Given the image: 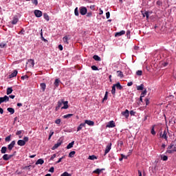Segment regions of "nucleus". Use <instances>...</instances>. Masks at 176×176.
Returning <instances> with one entry per match:
<instances>
[{
	"mask_svg": "<svg viewBox=\"0 0 176 176\" xmlns=\"http://www.w3.org/2000/svg\"><path fill=\"white\" fill-rule=\"evenodd\" d=\"M63 144V140L60 138L58 141L57 143L54 144V146L52 148V151H55V149H57L58 146H60Z\"/></svg>",
	"mask_w": 176,
	"mask_h": 176,
	"instance_id": "f257e3e1",
	"label": "nucleus"
},
{
	"mask_svg": "<svg viewBox=\"0 0 176 176\" xmlns=\"http://www.w3.org/2000/svg\"><path fill=\"white\" fill-rule=\"evenodd\" d=\"M79 10H80V14L82 16H85V14H87V8H86V7H83V6L80 7Z\"/></svg>",
	"mask_w": 176,
	"mask_h": 176,
	"instance_id": "f03ea898",
	"label": "nucleus"
},
{
	"mask_svg": "<svg viewBox=\"0 0 176 176\" xmlns=\"http://www.w3.org/2000/svg\"><path fill=\"white\" fill-rule=\"evenodd\" d=\"M115 122L113 120L109 121L107 124L106 125V127H108L109 129H112L113 127H116Z\"/></svg>",
	"mask_w": 176,
	"mask_h": 176,
	"instance_id": "7ed1b4c3",
	"label": "nucleus"
},
{
	"mask_svg": "<svg viewBox=\"0 0 176 176\" xmlns=\"http://www.w3.org/2000/svg\"><path fill=\"white\" fill-rule=\"evenodd\" d=\"M9 101V96H5L4 97L0 98V105L2 102H8Z\"/></svg>",
	"mask_w": 176,
	"mask_h": 176,
	"instance_id": "20e7f679",
	"label": "nucleus"
},
{
	"mask_svg": "<svg viewBox=\"0 0 176 176\" xmlns=\"http://www.w3.org/2000/svg\"><path fill=\"white\" fill-rule=\"evenodd\" d=\"M111 146H112V143H108L104 151V156L107 153H109V151H111Z\"/></svg>",
	"mask_w": 176,
	"mask_h": 176,
	"instance_id": "39448f33",
	"label": "nucleus"
},
{
	"mask_svg": "<svg viewBox=\"0 0 176 176\" xmlns=\"http://www.w3.org/2000/svg\"><path fill=\"white\" fill-rule=\"evenodd\" d=\"M63 102H64V99L58 100V104H57V107L55 109V111H58V109H60V107L63 106Z\"/></svg>",
	"mask_w": 176,
	"mask_h": 176,
	"instance_id": "423d86ee",
	"label": "nucleus"
},
{
	"mask_svg": "<svg viewBox=\"0 0 176 176\" xmlns=\"http://www.w3.org/2000/svg\"><path fill=\"white\" fill-rule=\"evenodd\" d=\"M160 138H163L164 140H166L167 141V131L164 130L163 132V134L160 135Z\"/></svg>",
	"mask_w": 176,
	"mask_h": 176,
	"instance_id": "0eeeda50",
	"label": "nucleus"
},
{
	"mask_svg": "<svg viewBox=\"0 0 176 176\" xmlns=\"http://www.w3.org/2000/svg\"><path fill=\"white\" fill-rule=\"evenodd\" d=\"M34 15L36 16V17H42V11L39 10H35Z\"/></svg>",
	"mask_w": 176,
	"mask_h": 176,
	"instance_id": "6e6552de",
	"label": "nucleus"
},
{
	"mask_svg": "<svg viewBox=\"0 0 176 176\" xmlns=\"http://www.w3.org/2000/svg\"><path fill=\"white\" fill-rule=\"evenodd\" d=\"M12 157H13V155H8V154H5L4 155H3V160H10V159H12Z\"/></svg>",
	"mask_w": 176,
	"mask_h": 176,
	"instance_id": "1a4fd4ad",
	"label": "nucleus"
},
{
	"mask_svg": "<svg viewBox=\"0 0 176 176\" xmlns=\"http://www.w3.org/2000/svg\"><path fill=\"white\" fill-rule=\"evenodd\" d=\"M14 145H16V141L13 140L8 146V148L10 151H12L13 149V148H14Z\"/></svg>",
	"mask_w": 176,
	"mask_h": 176,
	"instance_id": "9d476101",
	"label": "nucleus"
},
{
	"mask_svg": "<svg viewBox=\"0 0 176 176\" xmlns=\"http://www.w3.org/2000/svg\"><path fill=\"white\" fill-rule=\"evenodd\" d=\"M121 114L122 115V116H124V118L128 119L129 116V110L126 109L124 111H122Z\"/></svg>",
	"mask_w": 176,
	"mask_h": 176,
	"instance_id": "9b49d317",
	"label": "nucleus"
},
{
	"mask_svg": "<svg viewBox=\"0 0 176 176\" xmlns=\"http://www.w3.org/2000/svg\"><path fill=\"white\" fill-rule=\"evenodd\" d=\"M63 107H61V109H68L69 106H68V101H64L63 100Z\"/></svg>",
	"mask_w": 176,
	"mask_h": 176,
	"instance_id": "f8f14e48",
	"label": "nucleus"
},
{
	"mask_svg": "<svg viewBox=\"0 0 176 176\" xmlns=\"http://www.w3.org/2000/svg\"><path fill=\"white\" fill-rule=\"evenodd\" d=\"M84 123H85V124H88V126H94V121L85 120Z\"/></svg>",
	"mask_w": 176,
	"mask_h": 176,
	"instance_id": "ddd939ff",
	"label": "nucleus"
},
{
	"mask_svg": "<svg viewBox=\"0 0 176 176\" xmlns=\"http://www.w3.org/2000/svg\"><path fill=\"white\" fill-rule=\"evenodd\" d=\"M142 14L143 16V17H146V20H148L149 19V12L146 11L145 12H144V11H141Z\"/></svg>",
	"mask_w": 176,
	"mask_h": 176,
	"instance_id": "4468645a",
	"label": "nucleus"
},
{
	"mask_svg": "<svg viewBox=\"0 0 176 176\" xmlns=\"http://www.w3.org/2000/svg\"><path fill=\"white\" fill-rule=\"evenodd\" d=\"M40 87L43 92H45V90H46V83L42 82L40 84Z\"/></svg>",
	"mask_w": 176,
	"mask_h": 176,
	"instance_id": "2eb2a0df",
	"label": "nucleus"
},
{
	"mask_svg": "<svg viewBox=\"0 0 176 176\" xmlns=\"http://www.w3.org/2000/svg\"><path fill=\"white\" fill-rule=\"evenodd\" d=\"M126 34V31L122 30L120 32H116L115 36H122V35H124Z\"/></svg>",
	"mask_w": 176,
	"mask_h": 176,
	"instance_id": "dca6fc26",
	"label": "nucleus"
},
{
	"mask_svg": "<svg viewBox=\"0 0 176 176\" xmlns=\"http://www.w3.org/2000/svg\"><path fill=\"white\" fill-rule=\"evenodd\" d=\"M83 127H86V123H81L77 128V131H80Z\"/></svg>",
	"mask_w": 176,
	"mask_h": 176,
	"instance_id": "f3484780",
	"label": "nucleus"
},
{
	"mask_svg": "<svg viewBox=\"0 0 176 176\" xmlns=\"http://www.w3.org/2000/svg\"><path fill=\"white\" fill-rule=\"evenodd\" d=\"M114 85L116 89H118V90H122L123 89V87L120 85V82H119Z\"/></svg>",
	"mask_w": 176,
	"mask_h": 176,
	"instance_id": "a211bd4d",
	"label": "nucleus"
},
{
	"mask_svg": "<svg viewBox=\"0 0 176 176\" xmlns=\"http://www.w3.org/2000/svg\"><path fill=\"white\" fill-rule=\"evenodd\" d=\"M17 144H18L19 146H24V145H25V142H24L23 140H18V142H17Z\"/></svg>",
	"mask_w": 176,
	"mask_h": 176,
	"instance_id": "6ab92c4d",
	"label": "nucleus"
},
{
	"mask_svg": "<svg viewBox=\"0 0 176 176\" xmlns=\"http://www.w3.org/2000/svg\"><path fill=\"white\" fill-rule=\"evenodd\" d=\"M17 23H19V18L14 16L13 18V20L11 21V23L13 24V25H16V24H17Z\"/></svg>",
	"mask_w": 176,
	"mask_h": 176,
	"instance_id": "aec40b11",
	"label": "nucleus"
},
{
	"mask_svg": "<svg viewBox=\"0 0 176 176\" xmlns=\"http://www.w3.org/2000/svg\"><path fill=\"white\" fill-rule=\"evenodd\" d=\"M17 74H18L17 70H14L13 72V73L10 74V76H9L10 78H14L15 76H17Z\"/></svg>",
	"mask_w": 176,
	"mask_h": 176,
	"instance_id": "412c9836",
	"label": "nucleus"
},
{
	"mask_svg": "<svg viewBox=\"0 0 176 176\" xmlns=\"http://www.w3.org/2000/svg\"><path fill=\"white\" fill-rule=\"evenodd\" d=\"M41 38L42 41H43V42H47V40L46 38H45V37H43V32L42 31V29L41 30Z\"/></svg>",
	"mask_w": 176,
	"mask_h": 176,
	"instance_id": "4be33fe9",
	"label": "nucleus"
},
{
	"mask_svg": "<svg viewBox=\"0 0 176 176\" xmlns=\"http://www.w3.org/2000/svg\"><path fill=\"white\" fill-rule=\"evenodd\" d=\"M12 93H13V89L12 87H8L7 89V92H6L7 96H9V94H12Z\"/></svg>",
	"mask_w": 176,
	"mask_h": 176,
	"instance_id": "5701e85b",
	"label": "nucleus"
},
{
	"mask_svg": "<svg viewBox=\"0 0 176 176\" xmlns=\"http://www.w3.org/2000/svg\"><path fill=\"white\" fill-rule=\"evenodd\" d=\"M116 94V87L115 86V84H114L112 87L111 94H113V96H115Z\"/></svg>",
	"mask_w": 176,
	"mask_h": 176,
	"instance_id": "b1692460",
	"label": "nucleus"
},
{
	"mask_svg": "<svg viewBox=\"0 0 176 176\" xmlns=\"http://www.w3.org/2000/svg\"><path fill=\"white\" fill-rule=\"evenodd\" d=\"M74 144H75V142L73 141L70 142L67 146V149H71V148L74 147Z\"/></svg>",
	"mask_w": 176,
	"mask_h": 176,
	"instance_id": "393cba45",
	"label": "nucleus"
},
{
	"mask_svg": "<svg viewBox=\"0 0 176 176\" xmlns=\"http://www.w3.org/2000/svg\"><path fill=\"white\" fill-rule=\"evenodd\" d=\"M43 163H45V161L43 160V159H38L36 162V164H43Z\"/></svg>",
	"mask_w": 176,
	"mask_h": 176,
	"instance_id": "a878e982",
	"label": "nucleus"
},
{
	"mask_svg": "<svg viewBox=\"0 0 176 176\" xmlns=\"http://www.w3.org/2000/svg\"><path fill=\"white\" fill-rule=\"evenodd\" d=\"M161 160H163L164 162H167L168 160V157L166 155H161Z\"/></svg>",
	"mask_w": 176,
	"mask_h": 176,
	"instance_id": "bb28decb",
	"label": "nucleus"
},
{
	"mask_svg": "<svg viewBox=\"0 0 176 176\" xmlns=\"http://www.w3.org/2000/svg\"><path fill=\"white\" fill-rule=\"evenodd\" d=\"M94 60H95V61H101V58L100 56H98V55H94L93 56Z\"/></svg>",
	"mask_w": 176,
	"mask_h": 176,
	"instance_id": "cd10ccee",
	"label": "nucleus"
},
{
	"mask_svg": "<svg viewBox=\"0 0 176 176\" xmlns=\"http://www.w3.org/2000/svg\"><path fill=\"white\" fill-rule=\"evenodd\" d=\"M7 111L8 112H10V113H11V115H13V113H14V109L12 108V107H8L7 109Z\"/></svg>",
	"mask_w": 176,
	"mask_h": 176,
	"instance_id": "c85d7f7f",
	"label": "nucleus"
},
{
	"mask_svg": "<svg viewBox=\"0 0 176 176\" xmlns=\"http://www.w3.org/2000/svg\"><path fill=\"white\" fill-rule=\"evenodd\" d=\"M74 114H67L63 116V119H69V118H72Z\"/></svg>",
	"mask_w": 176,
	"mask_h": 176,
	"instance_id": "c756f323",
	"label": "nucleus"
},
{
	"mask_svg": "<svg viewBox=\"0 0 176 176\" xmlns=\"http://www.w3.org/2000/svg\"><path fill=\"white\" fill-rule=\"evenodd\" d=\"M28 63L30 64V67H34V65H35V63L34 62V59H30L28 60Z\"/></svg>",
	"mask_w": 176,
	"mask_h": 176,
	"instance_id": "7c9ffc66",
	"label": "nucleus"
},
{
	"mask_svg": "<svg viewBox=\"0 0 176 176\" xmlns=\"http://www.w3.org/2000/svg\"><path fill=\"white\" fill-rule=\"evenodd\" d=\"M151 133L152 135H156V131H155V125L152 126Z\"/></svg>",
	"mask_w": 176,
	"mask_h": 176,
	"instance_id": "2f4dec72",
	"label": "nucleus"
},
{
	"mask_svg": "<svg viewBox=\"0 0 176 176\" xmlns=\"http://www.w3.org/2000/svg\"><path fill=\"white\" fill-rule=\"evenodd\" d=\"M88 159H89V160H97V156H96V155H89V157H88Z\"/></svg>",
	"mask_w": 176,
	"mask_h": 176,
	"instance_id": "473e14b6",
	"label": "nucleus"
},
{
	"mask_svg": "<svg viewBox=\"0 0 176 176\" xmlns=\"http://www.w3.org/2000/svg\"><path fill=\"white\" fill-rule=\"evenodd\" d=\"M54 85L56 87H57L60 85V80H58V78H56L55 80V82H54Z\"/></svg>",
	"mask_w": 176,
	"mask_h": 176,
	"instance_id": "72a5a7b5",
	"label": "nucleus"
},
{
	"mask_svg": "<svg viewBox=\"0 0 176 176\" xmlns=\"http://www.w3.org/2000/svg\"><path fill=\"white\" fill-rule=\"evenodd\" d=\"M6 151H8V148L6 146H3L1 148V153H6Z\"/></svg>",
	"mask_w": 176,
	"mask_h": 176,
	"instance_id": "f704fd0d",
	"label": "nucleus"
},
{
	"mask_svg": "<svg viewBox=\"0 0 176 176\" xmlns=\"http://www.w3.org/2000/svg\"><path fill=\"white\" fill-rule=\"evenodd\" d=\"M43 17L44 19L47 21H49V20H50V18L49 17V15L46 13L43 14Z\"/></svg>",
	"mask_w": 176,
	"mask_h": 176,
	"instance_id": "c9c22d12",
	"label": "nucleus"
},
{
	"mask_svg": "<svg viewBox=\"0 0 176 176\" xmlns=\"http://www.w3.org/2000/svg\"><path fill=\"white\" fill-rule=\"evenodd\" d=\"M63 42H64L65 43H67V45H68V43H69L68 42V36H64L63 38Z\"/></svg>",
	"mask_w": 176,
	"mask_h": 176,
	"instance_id": "e433bc0d",
	"label": "nucleus"
},
{
	"mask_svg": "<svg viewBox=\"0 0 176 176\" xmlns=\"http://www.w3.org/2000/svg\"><path fill=\"white\" fill-rule=\"evenodd\" d=\"M137 90H144V84H141L140 85L138 86Z\"/></svg>",
	"mask_w": 176,
	"mask_h": 176,
	"instance_id": "4c0bfd02",
	"label": "nucleus"
},
{
	"mask_svg": "<svg viewBox=\"0 0 176 176\" xmlns=\"http://www.w3.org/2000/svg\"><path fill=\"white\" fill-rule=\"evenodd\" d=\"M107 100H108V91L105 92L102 101H107Z\"/></svg>",
	"mask_w": 176,
	"mask_h": 176,
	"instance_id": "58836bf2",
	"label": "nucleus"
},
{
	"mask_svg": "<svg viewBox=\"0 0 176 176\" xmlns=\"http://www.w3.org/2000/svg\"><path fill=\"white\" fill-rule=\"evenodd\" d=\"M75 151H71L69 154V157H74V156H75Z\"/></svg>",
	"mask_w": 176,
	"mask_h": 176,
	"instance_id": "ea45409f",
	"label": "nucleus"
},
{
	"mask_svg": "<svg viewBox=\"0 0 176 176\" xmlns=\"http://www.w3.org/2000/svg\"><path fill=\"white\" fill-rule=\"evenodd\" d=\"M118 76H120V78H123V72L121 71H117Z\"/></svg>",
	"mask_w": 176,
	"mask_h": 176,
	"instance_id": "a19ab883",
	"label": "nucleus"
},
{
	"mask_svg": "<svg viewBox=\"0 0 176 176\" xmlns=\"http://www.w3.org/2000/svg\"><path fill=\"white\" fill-rule=\"evenodd\" d=\"M100 173H101V169H100V168H97L96 170H95L94 171V174H100Z\"/></svg>",
	"mask_w": 176,
	"mask_h": 176,
	"instance_id": "79ce46f5",
	"label": "nucleus"
},
{
	"mask_svg": "<svg viewBox=\"0 0 176 176\" xmlns=\"http://www.w3.org/2000/svg\"><path fill=\"white\" fill-rule=\"evenodd\" d=\"M75 16H79V11L78 10V8H76L74 10Z\"/></svg>",
	"mask_w": 176,
	"mask_h": 176,
	"instance_id": "37998d69",
	"label": "nucleus"
},
{
	"mask_svg": "<svg viewBox=\"0 0 176 176\" xmlns=\"http://www.w3.org/2000/svg\"><path fill=\"white\" fill-rule=\"evenodd\" d=\"M0 47H1V49H3V47H6V43H1Z\"/></svg>",
	"mask_w": 176,
	"mask_h": 176,
	"instance_id": "c03bdc74",
	"label": "nucleus"
},
{
	"mask_svg": "<svg viewBox=\"0 0 176 176\" xmlns=\"http://www.w3.org/2000/svg\"><path fill=\"white\" fill-rule=\"evenodd\" d=\"M136 75H138V76H141L142 75V72L141 70H138L136 72Z\"/></svg>",
	"mask_w": 176,
	"mask_h": 176,
	"instance_id": "a18cd8bd",
	"label": "nucleus"
},
{
	"mask_svg": "<svg viewBox=\"0 0 176 176\" xmlns=\"http://www.w3.org/2000/svg\"><path fill=\"white\" fill-rule=\"evenodd\" d=\"M63 159H65V155H63L62 157L59 158V160L56 162V164H58V163H60Z\"/></svg>",
	"mask_w": 176,
	"mask_h": 176,
	"instance_id": "49530a36",
	"label": "nucleus"
},
{
	"mask_svg": "<svg viewBox=\"0 0 176 176\" xmlns=\"http://www.w3.org/2000/svg\"><path fill=\"white\" fill-rule=\"evenodd\" d=\"M146 95V89H144V91H143L140 95V96L142 97H145V96Z\"/></svg>",
	"mask_w": 176,
	"mask_h": 176,
	"instance_id": "de8ad7c7",
	"label": "nucleus"
},
{
	"mask_svg": "<svg viewBox=\"0 0 176 176\" xmlns=\"http://www.w3.org/2000/svg\"><path fill=\"white\" fill-rule=\"evenodd\" d=\"M157 6H162L163 2H162V1H160V0H158L157 1Z\"/></svg>",
	"mask_w": 176,
	"mask_h": 176,
	"instance_id": "09e8293b",
	"label": "nucleus"
},
{
	"mask_svg": "<svg viewBox=\"0 0 176 176\" xmlns=\"http://www.w3.org/2000/svg\"><path fill=\"white\" fill-rule=\"evenodd\" d=\"M91 69H93V71H98V67L96 65H93L91 66Z\"/></svg>",
	"mask_w": 176,
	"mask_h": 176,
	"instance_id": "8fccbe9b",
	"label": "nucleus"
},
{
	"mask_svg": "<svg viewBox=\"0 0 176 176\" xmlns=\"http://www.w3.org/2000/svg\"><path fill=\"white\" fill-rule=\"evenodd\" d=\"M60 176H71V174L67 172H64Z\"/></svg>",
	"mask_w": 176,
	"mask_h": 176,
	"instance_id": "3c124183",
	"label": "nucleus"
},
{
	"mask_svg": "<svg viewBox=\"0 0 176 176\" xmlns=\"http://www.w3.org/2000/svg\"><path fill=\"white\" fill-rule=\"evenodd\" d=\"M130 34H131L130 30H127L126 31V36H127L128 39H130Z\"/></svg>",
	"mask_w": 176,
	"mask_h": 176,
	"instance_id": "603ef678",
	"label": "nucleus"
},
{
	"mask_svg": "<svg viewBox=\"0 0 176 176\" xmlns=\"http://www.w3.org/2000/svg\"><path fill=\"white\" fill-rule=\"evenodd\" d=\"M56 124H60L61 123V120L60 119H57L55 120Z\"/></svg>",
	"mask_w": 176,
	"mask_h": 176,
	"instance_id": "864d4df0",
	"label": "nucleus"
},
{
	"mask_svg": "<svg viewBox=\"0 0 176 176\" xmlns=\"http://www.w3.org/2000/svg\"><path fill=\"white\" fill-rule=\"evenodd\" d=\"M21 79L22 80H24V79H28V76H27V75L23 76L21 77Z\"/></svg>",
	"mask_w": 176,
	"mask_h": 176,
	"instance_id": "5fc2aeb1",
	"label": "nucleus"
},
{
	"mask_svg": "<svg viewBox=\"0 0 176 176\" xmlns=\"http://www.w3.org/2000/svg\"><path fill=\"white\" fill-rule=\"evenodd\" d=\"M92 16L93 13L91 12L87 13V17H91Z\"/></svg>",
	"mask_w": 176,
	"mask_h": 176,
	"instance_id": "6e6d98bb",
	"label": "nucleus"
},
{
	"mask_svg": "<svg viewBox=\"0 0 176 176\" xmlns=\"http://www.w3.org/2000/svg\"><path fill=\"white\" fill-rule=\"evenodd\" d=\"M29 138L28 137H24L23 141H24L25 144V142H28Z\"/></svg>",
	"mask_w": 176,
	"mask_h": 176,
	"instance_id": "4d7b16f0",
	"label": "nucleus"
},
{
	"mask_svg": "<svg viewBox=\"0 0 176 176\" xmlns=\"http://www.w3.org/2000/svg\"><path fill=\"white\" fill-rule=\"evenodd\" d=\"M129 113H130V116H134V115H135V111L131 110V111L129 112Z\"/></svg>",
	"mask_w": 176,
	"mask_h": 176,
	"instance_id": "13d9d810",
	"label": "nucleus"
},
{
	"mask_svg": "<svg viewBox=\"0 0 176 176\" xmlns=\"http://www.w3.org/2000/svg\"><path fill=\"white\" fill-rule=\"evenodd\" d=\"M53 134H54V132L51 131L50 133V136H49L48 140H50L52 138Z\"/></svg>",
	"mask_w": 176,
	"mask_h": 176,
	"instance_id": "bf43d9fd",
	"label": "nucleus"
},
{
	"mask_svg": "<svg viewBox=\"0 0 176 176\" xmlns=\"http://www.w3.org/2000/svg\"><path fill=\"white\" fill-rule=\"evenodd\" d=\"M110 16H111V13H109V12H106L107 19H109Z\"/></svg>",
	"mask_w": 176,
	"mask_h": 176,
	"instance_id": "052dcab7",
	"label": "nucleus"
},
{
	"mask_svg": "<svg viewBox=\"0 0 176 176\" xmlns=\"http://www.w3.org/2000/svg\"><path fill=\"white\" fill-rule=\"evenodd\" d=\"M49 172H50V173H54V167H51V168L49 169Z\"/></svg>",
	"mask_w": 176,
	"mask_h": 176,
	"instance_id": "680f3d73",
	"label": "nucleus"
},
{
	"mask_svg": "<svg viewBox=\"0 0 176 176\" xmlns=\"http://www.w3.org/2000/svg\"><path fill=\"white\" fill-rule=\"evenodd\" d=\"M21 133H23V131H17L16 135H21Z\"/></svg>",
	"mask_w": 176,
	"mask_h": 176,
	"instance_id": "e2e57ef3",
	"label": "nucleus"
},
{
	"mask_svg": "<svg viewBox=\"0 0 176 176\" xmlns=\"http://www.w3.org/2000/svg\"><path fill=\"white\" fill-rule=\"evenodd\" d=\"M146 105H149V99L146 98L145 99Z\"/></svg>",
	"mask_w": 176,
	"mask_h": 176,
	"instance_id": "0e129e2a",
	"label": "nucleus"
},
{
	"mask_svg": "<svg viewBox=\"0 0 176 176\" xmlns=\"http://www.w3.org/2000/svg\"><path fill=\"white\" fill-rule=\"evenodd\" d=\"M5 140H6V142L10 141V135L6 137Z\"/></svg>",
	"mask_w": 176,
	"mask_h": 176,
	"instance_id": "69168bd1",
	"label": "nucleus"
},
{
	"mask_svg": "<svg viewBox=\"0 0 176 176\" xmlns=\"http://www.w3.org/2000/svg\"><path fill=\"white\" fill-rule=\"evenodd\" d=\"M163 67H167L168 65V62H165L162 63Z\"/></svg>",
	"mask_w": 176,
	"mask_h": 176,
	"instance_id": "338daca9",
	"label": "nucleus"
},
{
	"mask_svg": "<svg viewBox=\"0 0 176 176\" xmlns=\"http://www.w3.org/2000/svg\"><path fill=\"white\" fill-rule=\"evenodd\" d=\"M56 156H57V155H56V154H54V155L51 157L50 160H53L56 157Z\"/></svg>",
	"mask_w": 176,
	"mask_h": 176,
	"instance_id": "774afa93",
	"label": "nucleus"
}]
</instances>
